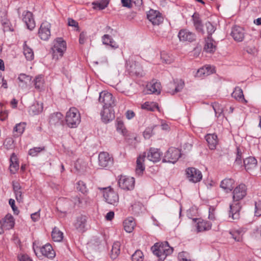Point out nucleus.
<instances>
[{
  "label": "nucleus",
  "instance_id": "1",
  "mask_svg": "<svg viewBox=\"0 0 261 261\" xmlns=\"http://www.w3.org/2000/svg\"><path fill=\"white\" fill-rule=\"evenodd\" d=\"M247 187L241 184L236 187L233 191V200L229 205V218L231 220H237L240 218V211L241 209V200L247 195Z\"/></svg>",
  "mask_w": 261,
  "mask_h": 261
},
{
  "label": "nucleus",
  "instance_id": "2",
  "mask_svg": "<svg viewBox=\"0 0 261 261\" xmlns=\"http://www.w3.org/2000/svg\"><path fill=\"white\" fill-rule=\"evenodd\" d=\"M151 249L154 254L160 258L161 260H164L166 256L171 254L173 251V248L171 247L167 242L156 243L152 247Z\"/></svg>",
  "mask_w": 261,
  "mask_h": 261
},
{
  "label": "nucleus",
  "instance_id": "3",
  "mask_svg": "<svg viewBox=\"0 0 261 261\" xmlns=\"http://www.w3.org/2000/svg\"><path fill=\"white\" fill-rule=\"evenodd\" d=\"M65 121L70 128H76L81 122V115L79 110L72 107L66 112Z\"/></svg>",
  "mask_w": 261,
  "mask_h": 261
},
{
  "label": "nucleus",
  "instance_id": "4",
  "mask_svg": "<svg viewBox=\"0 0 261 261\" xmlns=\"http://www.w3.org/2000/svg\"><path fill=\"white\" fill-rule=\"evenodd\" d=\"M66 48V43L61 38H58L54 42L50 53L53 58L56 60L61 58Z\"/></svg>",
  "mask_w": 261,
  "mask_h": 261
},
{
  "label": "nucleus",
  "instance_id": "5",
  "mask_svg": "<svg viewBox=\"0 0 261 261\" xmlns=\"http://www.w3.org/2000/svg\"><path fill=\"white\" fill-rule=\"evenodd\" d=\"M126 68L132 75L142 77L145 74L140 64L133 59H129L126 62Z\"/></svg>",
  "mask_w": 261,
  "mask_h": 261
},
{
  "label": "nucleus",
  "instance_id": "6",
  "mask_svg": "<svg viewBox=\"0 0 261 261\" xmlns=\"http://www.w3.org/2000/svg\"><path fill=\"white\" fill-rule=\"evenodd\" d=\"M99 102L103 108H112L115 105L114 98L112 94L107 91H102L99 93Z\"/></svg>",
  "mask_w": 261,
  "mask_h": 261
},
{
  "label": "nucleus",
  "instance_id": "7",
  "mask_svg": "<svg viewBox=\"0 0 261 261\" xmlns=\"http://www.w3.org/2000/svg\"><path fill=\"white\" fill-rule=\"evenodd\" d=\"M180 155V151L178 149L174 147H171L165 153L163 161L164 162H168L174 164L178 160Z\"/></svg>",
  "mask_w": 261,
  "mask_h": 261
},
{
  "label": "nucleus",
  "instance_id": "8",
  "mask_svg": "<svg viewBox=\"0 0 261 261\" xmlns=\"http://www.w3.org/2000/svg\"><path fill=\"white\" fill-rule=\"evenodd\" d=\"M103 197L106 201L110 204L117 205L119 202L118 194L110 187L104 189Z\"/></svg>",
  "mask_w": 261,
  "mask_h": 261
},
{
  "label": "nucleus",
  "instance_id": "9",
  "mask_svg": "<svg viewBox=\"0 0 261 261\" xmlns=\"http://www.w3.org/2000/svg\"><path fill=\"white\" fill-rule=\"evenodd\" d=\"M187 178L192 182L197 183L202 178L201 172L194 167H189L186 170Z\"/></svg>",
  "mask_w": 261,
  "mask_h": 261
},
{
  "label": "nucleus",
  "instance_id": "10",
  "mask_svg": "<svg viewBox=\"0 0 261 261\" xmlns=\"http://www.w3.org/2000/svg\"><path fill=\"white\" fill-rule=\"evenodd\" d=\"M120 188L125 190H132L135 186V179L133 177L121 175L118 180Z\"/></svg>",
  "mask_w": 261,
  "mask_h": 261
},
{
  "label": "nucleus",
  "instance_id": "11",
  "mask_svg": "<svg viewBox=\"0 0 261 261\" xmlns=\"http://www.w3.org/2000/svg\"><path fill=\"white\" fill-rule=\"evenodd\" d=\"M113 163V158L107 152H101L98 155V165L101 168L111 166Z\"/></svg>",
  "mask_w": 261,
  "mask_h": 261
},
{
  "label": "nucleus",
  "instance_id": "12",
  "mask_svg": "<svg viewBox=\"0 0 261 261\" xmlns=\"http://www.w3.org/2000/svg\"><path fill=\"white\" fill-rule=\"evenodd\" d=\"M147 17L153 25H158L162 23L164 20L161 14L159 11L152 9L148 12Z\"/></svg>",
  "mask_w": 261,
  "mask_h": 261
},
{
  "label": "nucleus",
  "instance_id": "13",
  "mask_svg": "<svg viewBox=\"0 0 261 261\" xmlns=\"http://www.w3.org/2000/svg\"><path fill=\"white\" fill-rule=\"evenodd\" d=\"M50 24L45 21L42 23L38 31V35L41 39L47 40L50 36Z\"/></svg>",
  "mask_w": 261,
  "mask_h": 261
},
{
  "label": "nucleus",
  "instance_id": "14",
  "mask_svg": "<svg viewBox=\"0 0 261 261\" xmlns=\"http://www.w3.org/2000/svg\"><path fill=\"white\" fill-rule=\"evenodd\" d=\"M147 94H157L161 92V84L160 82L156 80H152L146 85Z\"/></svg>",
  "mask_w": 261,
  "mask_h": 261
},
{
  "label": "nucleus",
  "instance_id": "15",
  "mask_svg": "<svg viewBox=\"0 0 261 261\" xmlns=\"http://www.w3.org/2000/svg\"><path fill=\"white\" fill-rule=\"evenodd\" d=\"M193 221L196 223L195 226L197 232L208 230L211 228L212 224L208 221L198 219H193Z\"/></svg>",
  "mask_w": 261,
  "mask_h": 261
},
{
  "label": "nucleus",
  "instance_id": "16",
  "mask_svg": "<svg viewBox=\"0 0 261 261\" xmlns=\"http://www.w3.org/2000/svg\"><path fill=\"white\" fill-rule=\"evenodd\" d=\"M180 41L192 42L196 39V35L188 30H180L178 35Z\"/></svg>",
  "mask_w": 261,
  "mask_h": 261
},
{
  "label": "nucleus",
  "instance_id": "17",
  "mask_svg": "<svg viewBox=\"0 0 261 261\" xmlns=\"http://www.w3.org/2000/svg\"><path fill=\"white\" fill-rule=\"evenodd\" d=\"M22 20L25 23L27 28L33 30L35 27V22L33 18V14L29 11L24 12L22 14Z\"/></svg>",
  "mask_w": 261,
  "mask_h": 261
},
{
  "label": "nucleus",
  "instance_id": "18",
  "mask_svg": "<svg viewBox=\"0 0 261 261\" xmlns=\"http://www.w3.org/2000/svg\"><path fill=\"white\" fill-rule=\"evenodd\" d=\"M41 254L44 256L49 258H53L56 255L55 251L53 250L51 245L48 243L38 248Z\"/></svg>",
  "mask_w": 261,
  "mask_h": 261
},
{
  "label": "nucleus",
  "instance_id": "19",
  "mask_svg": "<svg viewBox=\"0 0 261 261\" xmlns=\"http://www.w3.org/2000/svg\"><path fill=\"white\" fill-rule=\"evenodd\" d=\"M231 35L236 41L241 42L244 38V31L242 28L235 26L232 29Z\"/></svg>",
  "mask_w": 261,
  "mask_h": 261
},
{
  "label": "nucleus",
  "instance_id": "20",
  "mask_svg": "<svg viewBox=\"0 0 261 261\" xmlns=\"http://www.w3.org/2000/svg\"><path fill=\"white\" fill-rule=\"evenodd\" d=\"M162 153L159 149L151 148L147 153V159L154 163L159 162L161 160Z\"/></svg>",
  "mask_w": 261,
  "mask_h": 261
},
{
  "label": "nucleus",
  "instance_id": "21",
  "mask_svg": "<svg viewBox=\"0 0 261 261\" xmlns=\"http://www.w3.org/2000/svg\"><path fill=\"white\" fill-rule=\"evenodd\" d=\"M101 116L102 120L105 123L112 120L115 117L114 113L112 110V108H103V111L101 112Z\"/></svg>",
  "mask_w": 261,
  "mask_h": 261
},
{
  "label": "nucleus",
  "instance_id": "22",
  "mask_svg": "<svg viewBox=\"0 0 261 261\" xmlns=\"http://www.w3.org/2000/svg\"><path fill=\"white\" fill-rule=\"evenodd\" d=\"M244 164L246 170L250 172L256 168L257 160L255 158L250 156L244 160Z\"/></svg>",
  "mask_w": 261,
  "mask_h": 261
},
{
  "label": "nucleus",
  "instance_id": "23",
  "mask_svg": "<svg viewBox=\"0 0 261 261\" xmlns=\"http://www.w3.org/2000/svg\"><path fill=\"white\" fill-rule=\"evenodd\" d=\"M216 49V42L212 39V37L207 36L205 40L204 50L210 53H214Z\"/></svg>",
  "mask_w": 261,
  "mask_h": 261
},
{
  "label": "nucleus",
  "instance_id": "24",
  "mask_svg": "<svg viewBox=\"0 0 261 261\" xmlns=\"http://www.w3.org/2000/svg\"><path fill=\"white\" fill-rule=\"evenodd\" d=\"M63 116L60 112L52 114L49 118V122L52 125H60L62 124Z\"/></svg>",
  "mask_w": 261,
  "mask_h": 261
},
{
  "label": "nucleus",
  "instance_id": "25",
  "mask_svg": "<svg viewBox=\"0 0 261 261\" xmlns=\"http://www.w3.org/2000/svg\"><path fill=\"white\" fill-rule=\"evenodd\" d=\"M1 221L3 224V227H4L5 229L9 230L12 228L14 226V219L11 214H8L6 215L5 218L2 219Z\"/></svg>",
  "mask_w": 261,
  "mask_h": 261
},
{
  "label": "nucleus",
  "instance_id": "26",
  "mask_svg": "<svg viewBox=\"0 0 261 261\" xmlns=\"http://www.w3.org/2000/svg\"><path fill=\"white\" fill-rule=\"evenodd\" d=\"M86 222V216H80L76 218V221L74 223V225L77 230H78L79 231L83 232L84 231Z\"/></svg>",
  "mask_w": 261,
  "mask_h": 261
},
{
  "label": "nucleus",
  "instance_id": "27",
  "mask_svg": "<svg viewBox=\"0 0 261 261\" xmlns=\"http://www.w3.org/2000/svg\"><path fill=\"white\" fill-rule=\"evenodd\" d=\"M145 155H139L137 160V165H136V173L138 175H141L144 169H145V166L144 165V159H145Z\"/></svg>",
  "mask_w": 261,
  "mask_h": 261
},
{
  "label": "nucleus",
  "instance_id": "28",
  "mask_svg": "<svg viewBox=\"0 0 261 261\" xmlns=\"http://www.w3.org/2000/svg\"><path fill=\"white\" fill-rule=\"evenodd\" d=\"M232 97L240 102L247 103V101L245 99L242 89L237 87L235 88L233 92L231 94Z\"/></svg>",
  "mask_w": 261,
  "mask_h": 261
},
{
  "label": "nucleus",
  "instance_id": "29",
  "mask_svg": "<svg viewBox=\"0 0 261 261\" xmlns=\"http://www.w3.org/2000/svg\"><path fill=\"white\" fill-rule=\"evenodd\" d=\"M135 225L136 223L133 217H128L123 222L124 229L127 232H132Z\"/></svg>",
  "mask_w": 261,
  "mask_h": 261
},
{
  "label": "nucleus",
  "instance_id": "30",
  "mask_svg": "<svg viewBox=\"0 0 261 261\" xmlns=\"http://www.w3.org/2000/svg\"><path fill=\"white\" fill-rule=\"evenodd\" d=\"M19 169L18 159L15 153H13L10 158V170L11 173L14 174Z\"/></svg>",
  "mask_w": 261,
  "mask_h": 261
},
{
  "label": "nucleus",
  "instance_id": "31",
  "mask_svg": "<svg viewBox=\"0 0 261 261\" xmlns=\"http://www.w3.org/2000/svg\"><path fill=\"white\" fill-rule=\"evenodd\" d=\"M234 181L231 178H225L223 180L220 184V187L227 192L231 191L233 188Z\"/></svg>",
  "mask_w": 261,
  "mask_h": 261
},
{
  "label": "nucleus",
  "instance_id": "32",
  "mask_svg": "<svg viewBox=\"0 0 261 261\" xmlns=\"http://www.w3.org/2000/svg\"><path fill=\"white\" fill-rule=\"evenodd\" d=\"M208 147L211 149H214L218 143L217 136L215 134H207L205 136Z\"/></svg>",
  "mask_w": 261,
  "mask_h": 261
},
{
  "label": "nucleus",
  "instance_id": "33",
  "mask_svg": "<svg viewBox=\"0 0 261 261\" xmlns=\"http://www.w3.org/2000/svg\"><path fill=\"white\" fill-rule=\"evenodd\" d=\"M245 232L244 228H240L237 230H233L229 232L232 238L237 242H240L242 240V237Z\"/></svg>",
  "mask_w": 261,
  "mask_h": 261
},
{
  "label": "nucleus",
  "instance_id": "34",
  "mask_svg": "<svg viewBox=\"0 0 261 261\" xmlns=\"http://www.w3.org/2000/svg\"><path fill=\"white\" fill-rule=\"evenodd\" d=\"M192 19L196 30L198 32L203 33V25L199 14L195 13L192 16Z\"/></svg>",
  "mask_w": 261,
  "mask_h": 261
},
{
  "label": "nucleus",
  "instance_id": "35",
  "mask_svg": "<svg viewBox=\"0 0 261 261\" xmlns=\"http://www.w3.org/2000/svg\"><path fill=\"white\" fill-rule=\"evenodd\" d=\"M120 243L119 242L114 243L111 253V258L113 259H116L120 254Z\"/></svg>",
  "mask_w": 261,
  "mask_h": 261
},
{
  "label": "nucleus",
  "instance_id": "36",
  "mask_svg": "<svg viewBox=\"0 0 261 261\" xmlns=\"http://www.w3.org/2000/svg\"><path fill=\"white\" fill-rule=\"evenodd\" d=\"M87 164L82 159H78L74 164V168L80 172H84L86 171Z\"/></svg>",
  "mask_w": 261,
  "mask_h": 261
},
{
  "label": "nucleus",
  "instance_id": "37",
  "mask_svg": "<svg viewBox=\"0 0 261 261\" xmlns=\"http://www.w3.org/2000/svg\"><path fill=\"white\" fill-rule=\"evenodd\" d=\"M34 85L35 88L39 91H41L44 87V79L42 75H39L37 76L34 80Z\"/></svg>",
  "mask_w": 261,
  "mask_h": 261
},
{
  "label": "nucleus",
  "instance_id": "38",
  "mask_svg": "<svg viewBox=\"0 0 261 261\" xmlns=\"http://www.w3.org/2000/svg\"><path fill=\"white\" fill-rule=\"evenodd\" d=\"M23 54L28 60H32L34 58V52L26 42L23 44Z\"/></svg>",
  "mask_w": 261,
  "mask_h": 261
},
{
  "label": "nucleus",
  "instance_id": "39",
  "mask_svg": "<svg viewBox=\"0 0 261 261\" xmlns=\"http://www.w3.org/2000/svg\"><path fill=\"white\" fill-rule=\"evenodd\" d=\"M102 42L103 44L109 45L113 48L118 47V45L112 39L109 35H105L102 37Z\"/></svg>",
  "mask_w": 261,
  "mask_h": 261
},
{
  "label": "nucleus",
  "instance_id": "40",
  "mask_svg": "<svg viewBox=\"0 0 261 261\" xmlns=\"http://www.w3.org/2000/svg\"><path fill=\"white\" fill-rule=\"evenodd\" d=\"M53 240L55 242H60L63 240V233L58 228L55 227L51 233Z\"/></svg>",
  "mask_w": 261,
  "mask_h": 261
},
{
  "label": "nucleus",
  "instance_id": "41",
  "mask_svg": "<svg viewBox=\"0 0 261 261\" xmlns=\"http://www.w3.org/2000/svg\"><path fill=\"white\" fill-rule=\"evenodd\" d=\"M13 190L15 194V198L19 202L22 201V192L20 191V186L18 183H14L13 185Z\"/></svg>",
  "mask_w": 261,
  "mask_h": 261
},
{
  "label": "nucleus",
  "instance_id": "42",
  "mask_svg": "<svg viewBox=\"0 0 261 261\" xmlns=\"http://www.w3.org/2000/svg\"><path fill=\"white\" fill-rule=\"evenodd\" d=\"M213 71L210 66H204L199 69L197 72L196 76L201 77L202 76H207L212 73Z\"/></svg>",
  "mask_w": 261,
  "mask_h": 261
},
{
  "label": "nucleus",
  "instance_id": "43",
  "mask_svg": "<svg viewBox=\"0 0 261 261\" xmlns=\"http://www.w3.org/2000/svg\"><path fill=\"white\" fill-rule=\"evenodd\" d=\"M141 108L147 111H153L158 109V107L155 102L147 101L141 105Z\"/></svg>",
  "mask_w": 261,
  "mask_h": 261
},
{
  "label": "nucleus",
  "instance_id": "44",
  "mask_svg": "<svg viewBox=\"0 0 261 261\" xmlns=\"http://www.w3.org/2000/svg\"><path fill=\"white\" fill-rule=\"evenodd\" d=\"M25 126V123H20L17 124L13 129L14 136H18L21 135L24 130Z\"/></svg>",
  "mask_w": 261,
  "mask_h": 261
},
{
  "label": "nucleus",
  "instance_id": "45",
  "mask_svg": "<svg viewBox=\"0 0 261 261\" xmlns=\"http://www.w3.org/2000/svg\"><path fill=\"white\" fill-rule=\"evenodd\" d=\"M109 4L108 0H101L99 2L93 3V8L95 9L103 10L106 8Z\"/></svg>",
  "mask_w": 261,
  "mask_h": 261
},
{
  "label": "nucleus",
  "instance_id": "46",
  "mask_svg": "<svg viewBox=\"0 0 261 261\" xmlns=\"http://www.w3.org/2000/svg\"><path fill=\"white\" fill-rule=\"evenodd\" d=\"M43 110V106L41 104L37 103L32 105L30 108V112H32L33 115H37L41 113Z\"/></svg>",
  "mask_w": 261,
  "mask_h": 261
},
{
  "label": "nucleus",
  "instance_id": "47",
  "mask_svg": "<svg viewBox=\"0 0 261 261\" xmlns=\"http://www.w3.org/2000/svg\"><path fill=\"white\" fill-rule=\"evenodd\" d=\"M143 252L138 250L132 255V261H143Z\"/></svg>",
  "mask_w": 261,
  "mask_h": 261
},
{
  "label": "nucleus",
  "instance_id": "48",
  "mask_svg": "<svg viewBox=\"0 0 261 261\" xmlns=\"http://www.w3.org/2000/svg\"><path fill=\"white\" fill-rule=\"evenodd\" d=\"M117 130L123 136L126 135L127 134V130L124 126L123 122L121 120L117 121Z\"/></svg>",
  "mask_w": 261,
  "mask_h": 261
},
{
  "label": "nucleus",
  "instance_id": "49",
  "mask_svg": "<svg viewBox=\"0 0 261 261\" xmlns=\"http://www.w3.org/2000/svg\"><path fill=\"white\" fill-rule=\"evenodd\" d=\"M44 150V147H34L29 151V154L32 156H37L39 153Z\"/></svg>",
  "mask_w": 261,
  "mask_h": 261
},
{
  "label": "nucleus",
  "instance_id": "50",
  "mask_svg": "<svg viewBox=\"0 0 261 261\" xmlns=\"http://www.w3.org/2000/svg\"><path fill=\"white\" fill-rule=\"evenodd\" d=\"M213 108L215 112L216 116L218 117L220 116L221 114L223 112V109L222 107L218 103H214L213 105Z\"/></svg>",
  "mask_w": 261,
  "mask_h": 261
},
{
  "label": "nucleus",
  "instance_id": "51",
  "mask_svg": "<svg viewBox=\"0 0 261 261\" xmlns=\"http://www.w3.org/2000/svg\"><path fill=\"white\" fill-rule=\"evenodd\" d=\"M91 201L89 197L83 198L81 199L80 198L76 197H75V204L80 205L83 203V202L85 203V204H87V203H90Z\"/></svg>",
  "mask_w": 261,
  "mask_h": 261
},
{
  "label": "nucleus",
  "instance_id": "52",
  "mask_svg": "<svg viewBox=\"0 0 261 261\" xmlns=\"http://www.w3.org/2000/svg\"><path fill=\"white\" fill-rule=\"evenodd\" d=\"M77 189L84 194L87 192V189L86 184L83 181H79L77 182Z\"/></svg>",
  "mask_w": 261,
  "mask_h": 261
},
{
  "label": "nucleus",
  "instance_id": "53",
  "mask_svg": "<svg viewBox=\"0 0 261 261\" xmlns=\"http://www.w3.org/2000/svg\"><path fill=\"white\" fill-rule=\"evenodd\" d=\"M185 85L184 82L182 80H179L177 82L174 91L172 92V94L176 92L180 91L184 88Z\"/></svg>",
  "mask_w": 261,
  "mask_h": 261
},
{
  "label": "nucleus",
  "instance_id": "54",
  "mask_svg": "<svg viewBox=\"0 0 261 261\" xmlns=\"http://www.w3.org/2000/svg\"><path fill=\"white\" fill-rule=\"evenodd\" d=\"M205 25L208 34V36L212 37V34L215 31V28L214 26L210 22L206 23Z\"/></svg>",
  "mask_w": 261,
  "mask_h": 261
},
{
  "label": "nucleus",
  "instance_id": "55",
  "mask_svg": "<svg viewBox=\"0 0 261 261\" xmlns=\"http://www.w3.org/2000/svg\"><path fill=\"white\" fill-rule=\"evenodd\" d=\"M18 80L21 83H24L25 84H27L28 81H30L31 79V77H30L28 75H27L25 74H20L18 77Z\"/></svg>",
  "mask_w": 261,
  "mask_h": 261
},
{
  "label": "nucleus",
  "instance_id": "56",
  "mask_svg": "<svg viewBox=\"0 0 261 261\" xmlns=\"http://www.w3.org/2000/svg\"><path fill=\"white\" fill-rule=\"evenodd\" d=\"M153 134V129L152 128H147L143 133V136L145 139H149Z\"/></svg>",
  "mask_w": 261,
  "mask_h": 261
},
{
  "label": "nucleus",
  "instance_id": "57",
  "mask_svg": "<svg viewBox=\"0 0 261 261\" xmlns=\"http://www.w3.org/2000/svg\"><path fill=\"white\" fill-rule=\"evenodd\" d=\"M255 215L259 217L261 216V202L255 203Z\"/></svg>",
  "mask_w": 261,
  "mask_h": 261
},
{
  "label": "nucleus",
  "instance_id": "58",
  "mask_svg": "<svg viewBox=\"0 0 261 261\" xmlns=\"http://www.w3.org/2000/svg\"><path fill=\"white\" fill-rule=\"evenodd\" d=\"M9 204L11 205L14 214L17 215L19 213V211L15 205V200L14 199H10L9 200Z\"/></svg>",
  "mask_w": 261,
  "mask_h": 261
},
{
  "label": "nucleus",
  "instance_id": "59",
  "mask_svg": "<svg viewBox=\"0 0 261 261\" xmlns=\"http://www.w3.org/2000/svg\"><path fill=\"white\" fill-rule=\"evenodd\" d=\"M31 218L34 222L38 221L40 219V210L31 214Z\"/></svg>",
  "mask_w": 261,
  "mask_h": 261
},
{
  "label": "nucleus",
  "instance_id": "60",
  "mask_svg": "<svg viewBox=\"0 0 261 261\" xmlns=\"http://www.w3.org/2000/svg\"><path fill=\"white\" fill-rule=\"evenodd\" d=\"M0 84H2V88L4 89L8 88V84L7 81L4 79V77L0 74Z\"/></svg>",
  "mask_w": 261,
  "mask_h": 261
},
{
  "label": "nucleus",
  "instance_id": "61",
  "mask_svg": "<svg viewBox=\"0 0 261 261\" xmlns=\"http://www.w3.org/2000/svg\"><path fill=\"white\" fill-rule=\"evenodd\" d=\"M86 34L85 32H82L80 35L79 42L80 44H83L86 40Z\"/></svg>",
  "mask_w": 261,
  "mask_h": 261
},
{
  "label": "nucleus",
  "instance_id": "62",
  "mask_svg": "<svg viewBox=\"0 0 261 261\" xmlns=\"http://www.w3.org/2000/svg\"><path fill=\"white\" fill-rule=\"evenodd\" d=\"M121 3L123 7L130 8L132 7L131 0H121Z\"/></svg>",
  "mask_w": 261,
  "mask_h": 261
},
{
  "label": "nucleus",
  "instance_id": "63",
  "mask_svg": "<svg viewBox=\"0 0 261 261\" xmlns=\"http://www.w3.org/2000/svg\"><path fill=\"white\" fill-rule=\"evenodd\" d=\"M68 24L69 26L77 27L78 23L74 20L71 18H69L68 20Z\"/></svg>",
  "mask_w": 261,
  "mask_h": 261
},
{
  "label": "nucleus",
  "instance_id": "64",
  "mask_svg": "<svg viewBox=\"0 0 261 261\" xmlns=\"http://www.w3.org/2000/svg\"><path fill=\"white\" fill-rule=\"evenodd\" d=\"M135 113L131 110H128L126 112V117L128 119H130L135 116Z\"/></svg>",
  "mask_w": 261,
  "mask_h": 261
}]
</instances>
